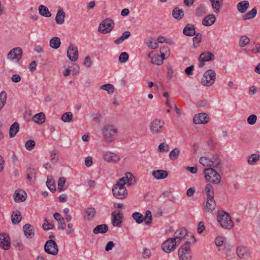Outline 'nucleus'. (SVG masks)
Instances as JSON below:
<instances>
[{"mask_svg":"<svg viewBox=\"0 0 260 260\" xmlns=\"http://www.w3.org/2000/svg\"><path fill=\"white\" fill-rule=\"evenodd\" d=\"M123 214L120 211H115L112 213V223L114 226L121 227L122 222Z\"/></svg>","mask_w":260,"mask_h":260,"instance_id":"2eb2a0df","label":"nucleus"},{"mask_svg":"<svg viewBox=\"0 0 260 260\" xmlns=\"http://www.w3.org/2000/svg\"><path fill=\"white\" fill-rule=\"evenodd\" d=\"M65 15V13L62 9L58 10L55 19L56 23L58 24H63L64 21Z\"/></svg>","mask_w":260,"mask_h":260,"instance_id":"7c9ffc66","label":"nucleus"},{"mask_svg":"<svg viewBox=\"0 0 260 260\" xmlns=\"http://www.w3.org/2000/svg\"><path fill=\"white\" fill-rule=\"evenodd\" d=\"M257 120V116L255 114H251L247 118V122L250 125L254 124Z\"/></svg>","mask_w":260,"mask_h":260,"instance_id":"052dcab7","label":"nucleus"},{"mask_svg":"<svg viewBox=\"0 0 260 260\" xmlns=\"http://www.w3.org/2000/svg\"><path fill=\"white\" fill-rule=\"evenodd\" d=\"M213 11L218 13L221 11L223 6V0H209Z\"/></svg>","mask_w":260,"mask_h":260,"instance_id":"412c9836","label":"nucleus"},{"mask_svg":"<svg viewBox=\"0 0 260 260\" xmlns=\"http://www.w3.org/2000/svg\"><path fill=\"white\" fill-rule=\"evenodd\" d=\"M117 129L112 125H106L102 129V135L106 142H111L115 134L117 133Z\"/></svg>","mask_w":260,"mask_h":260,"instance_id":"39448f33","label":"nucleus"},{"mask_svg":"<svg viewBox=\"0 0 260 260\" xmlns=\"http://www.w3.org/2000/svg\"><path fill=\"white\" fill-rule=\"evenodd\" d=\"M64 122H71L73 121V115L71 112H67L63 114L61 117Z\"/></svg>","mask_w":260,"mask_h":260,"instance_id":"a18cd8bd","label":"nucleus"},{"mask_svg":"<svg viewBox=\"0 0 260 260\" xmlns=\"http://www.w3.org/2000/svg\"><path fill=\"white\" fill-rule=\"evenodd\" d=\"M60 40L57 37H54L50 40V46L53 49H57L60 46Z\"/></svg>","mask_w":260,"mask_h":260,"instance_id":"58836bf2","label":"nucleus"},{"mask_svg":"<svg viewBox=\"0 0 260 260\" xmlns=\"http://www.w3.org/2000/svg\"><path fill=\"white\" fill-rule=\"evenodd\" d=\"M114 26V23L111 19L107 18L100 24L98 30L103 34L110 32Z\"/></svg>","mask_w":260,"mask_h":260,"instance_id":"6e6552de","label":"nucleus"},{"mask_svg":"<svg viewBox=\"0 0 260 260\" xmlns=\"http://www.w3.org/2000/svg\"><path fill=\"white\" fill-rule=\"evenodd\" d=\"M260 159V155L257 153H254L249 156L247 159V162L249 165H255L258 160Z\"/></svg>","mask_w":260,"mask_h":260,"instance_id":"37998d69","label":"nucleus"},{"mask_svg":"<svg viewBox=\"0 0 260 260\" xmlns=\"http://www.w3.org/2000/svg\"><path fill=\"white\" fill-rule=\"evenodd\" d=\"M26 193L23 190L16 191L14 194V200L16 202H23L26 200Z\"/></svg>","mask_w":260,"mask_h":260,"instance_id":"5701e85b","label":"nucleus"},{"mask_svg":"<svg viewBox=\"0 0 260 260\" xmlns=\"http://www.w3.org/2000/svg\"><path fill=\"white\" fill-rule=\"evenodd\" d=\"M7 93L5 91L0 93V111L3 109L6 103Z\"/></svg>","mask_w":260,"mask_h":260,"instance_id":"09e8293b","label":"nucleus"},{"mask_svg":"<svg viewBox=\"0 0 260 260\" xmlns=\"http://www.w3.org/2000/svg\"><path fill=\"white\" fill-rule=\"evenodd\" d=\"M53 226H54L53 224L49 223L47 221V219L46 218L45 219V222L43 224V228L44 230L46 231L52 229L53 228Z\"/></svg>","mask_w":260,"mask_h":260,"instance_id":"0e129e2a","label":"nucleus"},{"mask_svg":"<svg viewBox=\"0 0 260 260\" xmlns=\"http://www.w3.org/2000/svg\"><path fill=\"white\" fill-rule=\"evenodd\" d=\"M250 39L245 36H242L240 39L239 46L241 47H244L246 45L249 44Z\"/></svg>","mask_w":260,"mask_h":260,"instance_id":"864d4df0","label":"nucleus"},{"mask_svg":"<svg viewBox=\"0 0 260 260\" xmlns=\"http://www.w3.org/2000/svg\"><path fill=\"white\" fill-rule=\"evenodd\" d=\"M22 50L20 47L14 48L9 52L7 55V58L18 61L22 57Z\"/></svg>","mask_w":260,"mask_h":260,"instance_id":"ddd939ff","label":"nucleus"},{"mask_svg":"<svg viewBox=\"0 0 260 260\" xmlns=\"http://www.w3.org/2000/svg\"><path fill=\"white\" fill-rule=\"evenodd\" d=\"M204 190L206 194L207 199H214V190L212 185L211 184H207L205 186Z\"/></svg>","mask_w":260,"mask_h":260,"instance_id":"c756f323","label":"nucleus"},{"mask_svg":"<svg viewBox=\"0 0 260 260\" xmlns=\"http://www.w3.org/2000/svg\"><path fill=\"white\" fill-rule=\"evenodd\" d=\"M65 183V178L61 177L58 179L57 181L58 189L60 192L64 191L66 189V187H64Z\"/></svg>","mask_w":260,"mask_h":260,"instance_id":"de8ad7c7","label":"nucleus"},{"mask_svg":"<svg viewBox=\"0 0 260 260\" xmlns=\"http://www.w3.org/2000/svg\"><path fill=\"white\" fill-rule=\"evenodd\" d=\"M23 231L27 238L31 239L35 235L34 228L29 223H26L23 226Z\"/></svg>","mask_w":260,"mask_h":260,"instance_id":"aec40b11","label":"nucleus"},{"mask_svg":"<svg viewBox=\"0 0 260 260\" xmlns=\"http://www.w3.org/2000/svg\"><path fill=\"white\" fill-rule=\"evenodd\" d=\"M145 44L150 49H156L158 47V44L155 40L153 38L150 37L145 41Z\"/></svg>","mask_w":260,"mask_h":260,"instance_id":"4c0bfd02","label":"nucleus"},{"mask_svg":"<svg viewBox=\"0 0 260 260\" xmlns=\"http://www.w3.org/2000/svg\"><path fill=\"white\" fill-rule=\"evenodd\" d=\"M178 245L175 240L170 238L166 240L162 244V249L166 253H170L174 251Z\"/></svg>","mask_w":260,"mask_h":260,"instance_id":"1a4fd4ad","label":"nucleus"},{"mask_svg":"<svg viewBox=\"0 0 260 260\" xmlns=\"http://www.w3.org/2000/svg\"><path fill=\"white\" fill-rule=\"evenodd\" d=\"M35 142L34 140H29L26 142L25 147L27 150H31L35 146Z\"/></svg>","mask_w":260,"mask_h":260,"instance_id":"bf43d9fd","label":"nucleus"},{"mask_svg":"<svg viewBox=\"0 0 260 260\" xmlns=\"http://www.w3.org/2000/svg\"><path fill=\"white\" fill-rule=\"evenodd\" d=\"M22 219L21 212L16 210L13 212L11 215V220L13 223L15 224H18Z\"/></svg>","mask_w":260,"mask_h":260,"instance_id":"2f4dec72","label":"nucleus"},{"mask_svg":"<svg viewBox=\"0 0 260 260\" xmlns=\"http://www.w3.org/2000/svg\"><path fill=\"white\" fill-rule=\"evenodd\" d=\"M179 153V150L178 148H175L170 152L169 157L172 160H176L178 158Z\"/></svg>","mask_w":260,"mask_h":260,"instance_id":"603ef678","label":"nucleus"},{"mask_svg":"<svg viewBox=\"0 0 260 260\" xmlns=\"http://www.w3.org/2000/svg\"><path fill=\"white\" fill-rule=\"evenodd\" d=\"M178 257L180 260H191V254L190 250V243L186 242L182 245L178 250Z\"/></svg>","mask_w":260,"mask_h":260,"instance_id":"0eeeda50","label":"nucleus"},{"mask_svg":"<svg viewBox=\"0 0 260 260\" xmlns=\"http://www.w3.org/2000/svg\"><path fill=\"white\" fill-rule=\"evenodd\" d=\"M103 158L109 163H117L120 160V156L111 151H105L103 153Z\"/></svg>","mask_w":260,"mask_h":260,"instance_id":"f8f14e48","label":"nucleus"},{"mask_svg":"<svg viewBox=\"0 0 260 260\" xmlns=\"http://www.w3.org/2000/svg\"><path fill=\"white\" fill-rule=\"evenodd\" d=\"M217 218L218 222L223 228L230 230L234 226V222L231 216L228 213L224 211H218Z\"/></svg>","mask_w":260,"mask_h":260,"instance_id":"f03ea898","label":"nucleus"},{"mask_svg":"<svg viewBox=\"0 0 260 260\" xmlns=\"http://www.w3.org/2000/svg\"><path fill=\"white\" fill-rule=\"evenodd\" d=\"M132 217L138 224H140L144 220L143 215L138 212H135L132 214Z\"/></svg>","mask_w":260,"mask_h":260,"instance_id":"c03bdc74","label":"nucleus"},{"mask_svg":"<svg viewBox=\"0 0 260 260\" xmlns=\"http://www.w3.org/2000/svg\"><path fill=\"white\" fill-rule=\"evenodd\" d=\"M96 213L95 210L93 207L87 208L84 211V218L87 220H90L93 218Z\"/></svg>","mask_w":260,"mask_h":260,"instance_id":"c85d7f7f","label":"nucleus"},{"mask_svg":"<svg viewBox=\"0 0 260 260\" xmlns=\"http://www.w3.org/2000/svg\"><path fill=\"white\" fill-rule=\"evenodd\" d=\"M215 56L213 54L209 51L202 53L199 58L198 66L200 68H203L205 65V62L213 60Z\"/></svg>","mask_w":260,"mask_h":260,"instance_id":"9b49d317","label":"nucleus"},{"mask_svg":"<svg viewBox=\"0 0 260 260\" xmlns=\"http://www.w3.org/2000/svg\"><path fill=\"white\" fill-rule=\"evenodd\" d=\"M200 162L205 167H210V159L207 157L202 156L200 158Z\"/></svg>","mask_w":260,"mask_h":260,"instance_id":"13d9d810","label":"nucleus"},{"mask_svg":"<svg viewBox=\"0 0 260 260\" xmlns=\"http://www.w3.org/2000/svg\"><path fill=\"white\" fill-rule=\"evenodd\" d=\"M108 230V227L106 224L98 225L95 227L93 230V233L95 234H104Z\"/></svg>","mask_w":260,"mask_h":260,"instance_id":"473e14b6","label":"nucleus"},{"mask_svg":"<svg viewBox=\"0 0 260 260\" xmlns=\"http://www.w3.org/2000/svg\"><path fill=\"white\" fill-rule=\"evenodd\" d=\"M256 14L257 9L256 8H254L243 16V19L244 20H247L253 18L256 15Z\"/></svg>","mask_w":260,"mask_h":260,"instance_id":"a19ab883","label":"nucleus"},{"mask_svg":"<svg viewBox=\"0 0 260 260\" xmlns=\"http://www.w3.org/2000/svg\"><path fill=\"white\" fill-rule=\"evenodd\" d=\"M187 234V231L186 229L183 228L177 230L174 234V237L172 238L175 240L177 244L180 243L181 240L184 239Z\"/></svg>","mask_w":260,"mask_h":260,"instance_id":"a211bd4d","label":"nucleus"},{"mask_svg":"<svg viewBox=\"0 0 260 260\" xmlns=\"http://www.w3.org/2000/svg\"><path fill=\"white\" fill-rule=\"evenodd\" d=\"M223 238L221 237H217L215 240V244L218 247L222 246L223 245L225 246Z\"/></svg>","mask_w":260,"mask_h":260,"instance_id":"680f3d73","label":"nucleus"},{"mask_svg":"<svg viewBox=\"0 0 260 260\" xmlns=\"http://www.w3.org/2000/svg\"><path fill=\"white\" fill-rule=\"evenodd\" d=\"M10 238L8 235L3 233L0 235V247L4 250H8L10 248Z\"/></svg>","mask_w":260,"mask_h":260,"instance_id":"f3484780","label":"nucleus"},{"mask_svg":"<svg viewBox=\"0 0 260 260\" xmlns=\"http://www.w3.org/2000/svg\"><path fill=\"white\" fill-rule=\"evenodd\" d=\"M216 78L215 72L212 69L206 71L201 79V84L204 86L210 87L215 82Z\"/></svg>","mask_w":260,"mask_h":260,"instance_id":"7ed1b4c3","label":"nucleus"},{"mask_svg":"<svg viewBox=\"0 0 260 260\" xmlns=\"http://www.w3.org/2000/svg\"><path fill=\"white\" fill-rule=\"evenodd\" d=\"M256 53H260V45H255L254 48H253L252 49H251V50H248L246 52V53L248 54Z\"/></svg>","mask_w":260,"mask_h":260,"instance_id":"69168bd1","label":"nucleus"},{"mask_svg":"<svg viewBox=\"0 0 260 260\" xmlns=\"http://www.w3.org/2000/svg\"><path fill=\"white\" fill-rule=\"evenodd\" d=\"M32 119L35 122L38 124H42L45 120V114L43 112L36 114L33 116Z\"/></svg>","mask_w":260,"mask_h":260,"instance_id":"f704fd0d","label":"nucleus"},{"mask_svg":"<svg viewBox=\"0 0 260 260\" xmlns=\"http://www.w3.org/2000/svg\"><path fill=\"white\" fill-rule=\"evenodd\" d=\"M152 176L156 179H164L168 176V173L166 170H157L152 172Z\"/></svg>","mask_w":260,"mask_h":260,"instance_id":"4be33fe9","label":"nucleus"},{"mask_svg":"<svg viewBox=\"0 0 260 260\" xmlns=\"http://www.w3.org/2000/svg\"><path fill=\"white\" fill-rule=\"evenodd\" d=\"M19 129V125L18 123L14 122L10 127L9 130V135L10 138H14Z\"/></svg>","mask_w":260,"mask_h":260,"instance_id":"c9c22d12","label":"nucleus"},{"mask_svg":"<svg viewBox=\"0 0 260 260\" xmlns=\"http://www.w3.org/2000/svg\"><path fill=\"white\" fill-rule=\"evenodd\" d=\"M249 4L248 1H243L239 2L237 6L238 11L243 14L248 9Z\"/></svg>","mask_w":260,"mask_h":260,"instance_id":"bb28decb","label":"nucleus"},{"mask_svg":"<svg viewBox=\"0 0 260 260\" xmlns=\"http://www.w3.org/2000/svg\"><path fill=\"white\" fill-rule=\"evenodd\" d=\"M39 13L43 16L46 17H50L51 16V13L49 11L48 8L44 5H40L39 6Z\"/></svg>","mask_w":260,"mask_h":260,"instance_id":"ea45409f","label":"nucleus"},{"mask_svg":"<svg viewBox=\"0 0 260 260\" xmlns=\"http://www.w3.org/2000/svg\"><path fill=\"white\" fill-rule=\"evenodd\" d=\"M135 181L134 175L131 173H125V176L119 179L113 185L112 192L114 197L118 199L125 198L127 192L124 185L127 183L128 186L132 185L134 184Z\"/></svg>","mask_w":260,"mask_h":260,"instance_id":"f257e3e1","label":"nucleus"},{"mask_svg":"<svg viewBox=\"0 0 260 260\" xmlns=\"http://www.w3.org/2000/svg\"><path fill=\"white\" fill-rule=\"evenodd\" d=\"M165 126V122L160 119L153 120L149 125V129L153 135H158L163 132Z\"/></svg>","mask_w":260,"mask_h":260,"instance_id":"20e7f679","label":"nucleus"},{"mask_svg":"<svg viewBox=\"0 0 260 260\" xmlns=\"http://www.w3.org/2000/svg\"><path fill=\"white\" fill-rule=\"evenodd\" d=\"M158 149L160 152H168L169 151V146L165 143H161L158 146Z\"/></svg>","mask_w":260,"mask_h":260,"instance_id":"4d7b16f0","label":"nucleus"},{"mask_svg":"<svg viewBox=\"0 0 260 260\" xmlns=\"http://www.w3.org/2000/svg\"><path fill=\"white\" fill-rule=\"evenodd\" d=\"M83 64L88 68L91 67V60L90 56H87L85 57Z\"/></svg>","mask_w":260,"mask_h":260,"instance_id":"338daca9","label":"nucleus"},{"mask_svg":"<svg viewBox=\"0 0 260 260\" xmlns=\"http://www.w3.org/2000/svg\"><path fill=\"white\" fill-rule=\"evenodd\" d=\"M205 229L204 223L202 221H200L198 226L197 231L198 233L201 234Z\"/></svg>","mask_w":260,"mask_h":260,"instance_id":"774afa93","label":"nucleus"},{"mask_svg":"<svg viewBox=\"0 0 260 260\" xmlns=\"http://www.w3.org/2000/svg\"><path fill=\"white\" fill-rule=\"evenodd\" d=\"M144 220L146 225H149L152 222V214L150 211L147 210L145 212Z\"/></svg>","mask_w":260,"mask_h":260,"instance_id":"5fc2aeb1","label":"nucleus"},{"mask_svg":"<svg viewBox=\"0 0 260 260\" xmlns=\"http://www.w3.org/2000/svg\"><path fill=\"white\" fill-rule=\"evenodd\" d=\"M183 33L187 36H193L196 34L194 25L188 24L183 29Z\"/></svg>","mask_w":260,"mask_h":260,"instance_id":"a878e982","label":"nucleus"},{"mask_svg":"<svg viewBox=\"0 0 260 260\" xmlns=\"http://www.w3.org/2000/svg\"><path fill=\"white\" fill-rule=\"evenodd\" d=\"M210 159V167L216 168L218 167L221 162L220 159L218 156H213V157Z\"/></svg>","mask_w":260,"mask_h":260,"instance_id":"49530a36","label":"nucleus"},{"mask_svg":"<svg viewBox=\"0 0 260 260\" xmlns=\"http://www.w3.org/2000/svg\"><path fill=\"white\" fill-rule=\"evenodd\" d=\"M184 15L183 11L181 9H179L178 8H175L172 11L173 17L177 20L181 19L184 16Z\"/></svg>","mask_w":260,"mask_h":260,"instance_id":"e433bc0d","label":"nucleus"},{"mask_svg":"<svg viewBox=\"0 0 260 260\" xmlns=\"http://www.w3.org/2000/svg\"><path fill=\"white\" fill-rule=\"evenodd\" d=\"M195 37L193 38V44L195 45L199 44L201 42L202 36L201 34L198 33L195 34Z\"/></svg>","mask_w":260,"mask_h":260,"instance_id":"e2e57ef3","label":"nucleus"},{"mask_svg":"<svg viewBox=\"0 0 260 260\" xmlns=\"http://www.w3.org/2000/svg\"><path fill=\"white\" fill-rule=\"evenodd\" d=\"M216 207V204L214 199H207L205 205L206 211L211 212L214 211Z\"/></svg>","mask_w":260,"mask_h":260,"instance_id":"cd10ccee","label":"nucleus"},{"mask_svg":"<svg viewBox=\"0 0 260 260\" xmlns=\"http://www.w3.org/2000/svg\"><path fill=\"white\" fill-rule=\"evenodd\" d=\"M78 51L76 46L71 44L67 51V56L72 61H76L78 58Z\"/></svg>","mask_w":260,"mask_h":260,"instance_id":"4468645a","label":"nucleus"},{"mask_svg":"<svg viewBox=\"0 0 260 260\" xmlns=\"http://www.w3.org/2000/svg\"><path fill=\"white\" fill-rule=\"evenodd\" d=\"M209 116L205 113H201L196 114L193 118V121L195 124H206L209 121Z\"/></svg>","mask_w":260,"mask_h":260,"instance_id":"dca6fc26","label":"nucleus"},{"mask_svg":"<svg viewBox=\"0 0 260 260\" xmlns=\"http://www.w3.org/2000/svg\"><path fill=\"white\" fill-rule=\"evenodd\" d=\"M207 11L204 5H200L195 10V15L197 17H202L206 14Z\"/></svg>","mask_w":260,"mask_h":260,"instance_id":"72a5a7b5","label":"nucleus"},{"mask_svg":"<svg viewBox=\"0 0 260 260\" xmlns=\"http://www.w3.org/2000/svg\"><path fill=\"white\" fill-rule=\"evenodd\" d=\"M100 88L101 89L106 90L109 94H111L114 92V86L111 84H105L102 85Z\"/></svg>","mask_w":260,"mask_h":260,"instance_id":"8fccbe9b","label":"nucleus"},{"mask_svg":"<svg viewBox=\"0 0 260 260\" xmlns=\"http://www.w3.org/2000/svg\"><path fill=\"white\" fill-rule=\"evenodd\" d=\"M151 62L152 64L160 66L162 64V59L159 55H154L151 58Z\"/></svg>","mask_w":260,"mask_h":260,"instance_id":"3c124183","label":"nucleus"},{"mask_svg":"<svg viewBox=\"0 0 260 260\" xmlns=\"http://www.w3.org/2000/svg\"><path fill=\"white\" fill-rule=\"evenodd\" d=\"M44 249L45 252L49 254L56 255L58 253L57 245L53 240H49L46 242Z\"/></svg>","mask_w":260,"mask_h":260,"instance_id":"9d476101","label":"nucleus"},{"mask_svg":"<svg viewBox=\"0 0 260 260\" xmlns=\"http://www.w3.org/2000/svg\"><path fill=\"white\" fill-rule=\"evenodd\" d=\"M128 54L125 52H122L118 57V60L120 62L124 63L127 61L128 59Z\"/></svg>","mask_w":260,"mask_h":260,"instance_id":"6e6d98bb","label":"nucleus"},{"mask_svg":"<svg viewBox=\"0 0 260 260\" xmlns=\"http://www.w3.org/2000/svg\"><path fill=\"white\" fill-rule=\"evenodd\" d=\"M205 177L209 182L217 184L220 182V175L213 169L208 168L204 170Z\"/></svg>","mask_w":260,"mask_h":260,"instance_id":"423d86ee","label":"nucleus"},{"mask_svg":"<svg viewBox=\"0 0 260 260\" xmlns=\"http://www.w3.org/2000/svg\"><path fill=\"white\" fill-rule=\"evenodd\" d=\"M237 254L240 258L245 259L250 256V251L246 247L239 246L237 249Z\"/></svg>","mask_w":260,"mask_h":260,"instance_id":"6ab92c4d","label":"nucleus"},{"mask_svg":"<svg viewBox=\"0 0 260 260\" xmlns=\"http://www.w3.org/2000/svg\"><path fill=\"white\" fill-rule=\"evenodd\" d=\"M46 185L49 189V190L52 192L56 191V186L55 181L52 180V176H48L47 180L46 181Z\"/></svg>","mask_w":260,"mask_h":260,"instance_id":"79ce46f5","label":"nucleus"},{"mask_svg":"<svg viewBox=\"0 0 260 260\" xmlns=\"http://www.w3.org/2000/svg\"><path fill=\"white\" fill-rule=\"evenodd\" d=\"M216 20V17L213 14L206 16L202 20V24L204 26H210L214 24Z\"/></svg>","mask_w":260,"mask_h":260,"instance_id":"393cba45","label":"nucleus"},{"mask_svg":"<svg viewBox=\"0 0 260 260\" xmlns=\"http://www.w3.org/2000/svg\"><path fill=\"white\" fill-rule=\"evenodd\" d=\"M26 178L30 182L34 183L36 179V170L31 168H29L26 171Z\"/></svg>","mask_w":260,"mask_h":260,"instance_id":"b1692460","label":"nucleus"}]
</instances>
